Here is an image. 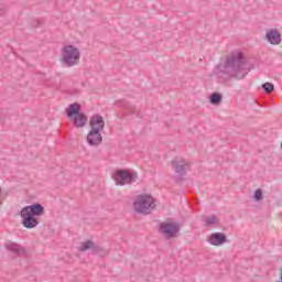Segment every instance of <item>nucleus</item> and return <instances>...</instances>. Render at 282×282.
I'll use <instances>...</instances> for the list:
<instances>
[{"label": "nucleus", "instance_id": "nucleus-1", "mask_svg": "<svg viewBox=\"0 0 282 282\" xmlns=\"http://www.w3.org/2000/svg\"><path fill=\"white\" fill-rule=\"evenodd\" d=\"M45 215V207L43 205L35 203L29 206H25L20 212V217L22 219L21 224L24 228L32 230L39 226V217Z\"/></svg>", "mask_w": 282, "mask_h": 282}, {"label": "nucleus", "instance_id": "nucleus-2", "mask_svg": "<svg viewBox=\"0 0 282 282\" xmlns=\"http://www.w3.org/2000/svg\"><path fill=\"white\" fill-rule=\"evenodd\" d=\"M59 61L66 67H76L80 63V47L66 43L61 48Z\"/></svg>", "mask_w": 282, "mask_h": 282}, {"label": "nucleus", "instance_id": "nucleus-3", "mask_svg": "<svg viewBox=\"0 0 282 282\" xmlns=\"http://www.w3.org/2000/svg\"><path fill=\"white\" fill-rule=\"evenodd\" d=\"M225 67H231V74L238 80L246 78L248 75L246 62H243V54L239 52L232 53L227 57Z\"/></svg>", "mask_w": 282, "mask_h": 282}, {"label": "nucleus", "instance_id": "nucleus-4", "mask_svg": "<svg viewBox=\"0 0 282 282\" xmlns=\"http://www.w3.org/2000/svg\"><path fill=\"white\" fill-rule=\"evenodd\" d=\"M155 198L150 194H139L132 203V209L140 215H149L151 210H155Z\"/></svg>", "mask_w": 282, "mask_h": 282}, {"label": "nucleus", "instance_id": "nucleus-5", "mask_svg": "<svg viewBox=\"0 0 282 282\" xmlns=\"http://www.w3.org/2000/svg\"><path fill=\"white\" fill-rule=\"evenodd\" d=\"M80 109V104H70L65 110L66 118H68L69 122H72L76 129H83V127L87 124L88 120Z\"/></svg>", "mask_w": 282, "mask_h": 282}, {"label": "nucleus", "instance_id": "nucleus-6", "mask_svg": "<svg viewBox=\"0 0 282 282\" xmlns=\"http://www.w3.org/2000/svg\"><path fill=\"white\" fill-rule=\"evenodd\" d=\"M160 232L166 239H173V237H177V232H180V225L175 221H164L160 225Z\"/></svg>", "mask_w": 282, "mask_h": 282}, {"label": "nucleus", "instance_id": "nucleus-7", "mask_svg": "<svg viewBox=\"0 0 282 282\" xmlns=\"http://www.w3.org/2000/svg\"><path fill=\"white\" fill-rule=\"evenodd\" d=\"M115 182L118 186L131 184L133 182V172L129 170H119L115 173Z\"/></svg>", "mask_w": 282, "mask_h": 282}, {"label": "nucleus", "instance_id": "nucleus-8", "mask_svg": "<svg viewBox=\"0 0 282 282\" xmlns=\"http://www.w3.org/2000/svg\"><path fill=\"white\" fill-rule=\"evenodd\" d=\"M188 166H191V163L182 156H176L172 160V169L178 175H184L186 173V169H188Z\"/></svg>", "mask_w": 282, "mask_h": 282}, {"label": "nucleus", "instance_id": "nucleus-9", "mask_svg": "<svg viewBox=\"0 0 282 282\" xmlns=\"http://www.w3.org/2000/svg\"><path fill=\"white\" fill-rule=\"evenodd\" d=\"M89 130L102 133L105 131V119L100 115H95L89 119Z\"/></svg>", "mask_w": 282, "mask_h": 282}, {"label": "nucleus", "instance_id": "nucleus-10", "mask_svg": "<svg viewBox=\"0 0 282 282\" xmlns=\"http://www.w3.org/2000/svg\"><path fill=\"white\" fill-rule=\"evenodd\" d=\"M86 142L90 144V147H98L102 143V133L96 130H89L86 137Z\"/></svg>", "mask_w": 282, "mask_h": 282}, {"label": "nucleus", "instance_id": "nucleus-11", "mask_svg": "<svg viewBox=\"0 0 282 282\" xmlns=\"http://www.w3.org/2000/svg\"><path fill=\"white\" fill-rule=\"evenodd\" d=\"M265 40L271 45H279L281 43V33L276 29H269L265 32Z\"/></svg>", "mask_w": 282, "mask_h": 282}, {"label": "nucleus", "instance_id": "nucleus-12", "mask_svg": "<svg viewBox=\"0 0 282 282\" xmlns=\"http://www.w3.org/2000/svg\"><path fill=\"white\" fill-rule=\"evenodd\" d=\"M209 243L212 246H224L226 243V234L215 232L209 236Z\"/></svg>", "mask_w": 282, "mask_h": 282}, {"label": "nucleus", "instance_id": "nucleus-13", "mask_svg": "<svg viewBox=\"0 0 282 282\" xmlns=\"http://www.w3.org/2000/svg\"><path fill=\"white\" fill-rule=\"evenodd\" d=\"M96 242H94V240L91 239H87L84 240L79 243L78 250L79 252H87V250H91V252L94 253L96 250Z\"/></svg>", "mask_w": 282, "mask_h": 282}, {"label": "nucleus", "instance_id": "nucleus-14", "mask_svg": "<svg viewBox=\"0 0 282 282\" xmlns=\"http://www.w3.org/2000/svg\"><path fill=\"white\" fill-rule=\"evenodd\" d=\"M93 254H97V257H107L109 256V249H107V247H100L96 245L95 251Z\"/></svg>", "mask_w": 282, "mask_h": 282}, {"label": "nucleus", "instance_id": "nucleus-15", "mask_svg": "<svg viewBox=\"0 0 282 282\" xmlns=\"http://www.w3.org/2000/svg\"><path fill=\"white\" fill-rule=\"evenodd\" d=\"M209 101L212 105H219V102H221V95L214 93L210 95Z\"/></svg>", "mask_w": 282, "mask_h": 282}, {"label": "nucleus", "instance_id": "nucleus-16", "mask_svg": "<svg viewBox=\"0 0 282 282\" xmlns=\"http://www.w3.org/2000/svg\"><path fill=\"white\" fill-rule=\"evenodd\" d=\"M264 91H267V94H272V91H274V85H272L271 83H265L262 85Z\"/></svg>", "mask_w": 282, "mask_h": 282}, {"label": "nucleus", "instance_id": "nucleus-17", "mask_svg": "<svg viewBox=\"0 0 282 282\" xmlns=\"http://www.w3.org/2000/svg\"><path fill=\"white\" fill-rule=\"evenodd\" d=\"M254 199L256 202H261V199H263V193L261 192V189H257L254 192Z\"/></svg>", "mask_w": 282, "mask_h": 282}, {"label": "nucleus", "instance_id": "nucleus-18", "mask_svg": "<svg viewBox=\"0 0 282 282\" xmlns=\"http://www.w3.org/2000/svg\"><path fill=\"white\" fill-rule=\"evenodd\" d=\"M213 224H217V218L216 217H210L209 219H207V226H210Z\"/></svg>", "mask_w": 282, "mask_h": 282}, {"label": "nucleus", "instance_id": "nucleus-19", "mask_svg": "<svg viewBox=\"0 0 282 282\" xmlns=\"http://www.w3.org/2000/svg\"><path fill=\"white\" fill-rule=\"evenodd\" d=\"M281 280H282V270H281Z\"/></svg>", "mask_w": 282, "mask_h": 282}, {"label": "nucleus", "instance_id": "nucleus-20", "mask_svg": "<svg viewBox=\"0 0 282 282\" xmlns=\"http://www.w3.org/2000/svg\"><path fill=\"white\" fill-rule=\"evenodd\" d=\"M0 193H1V187H0Z\"/></svg>", "mask_w": 282, "mask_h": 282}]
</instances>
